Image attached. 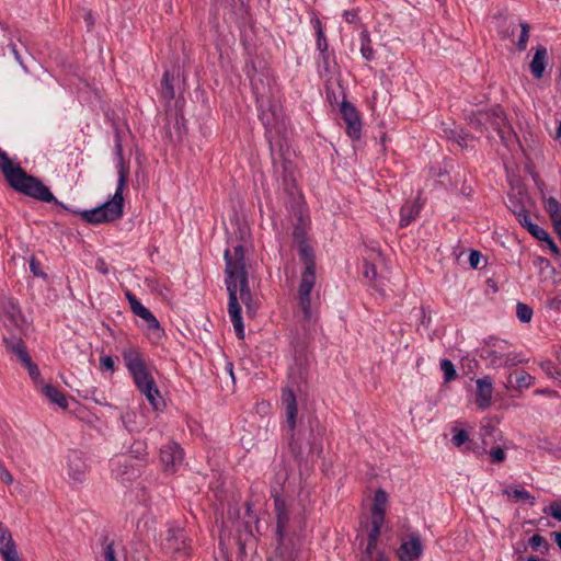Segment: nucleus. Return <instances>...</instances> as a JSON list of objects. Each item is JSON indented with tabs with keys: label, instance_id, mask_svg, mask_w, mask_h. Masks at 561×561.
I'll use <instances>...</instances> for the list:
<instances>
[{
	"label": "nucleus",
	"instance_id": "31",
	"mask_svg": "<svg viewBox=\"0 0 561 561\" xmlns=\"http://www.w3.org/2000/svg\"><path fill=\"white\" fill-rule=\"evenodd\" d=\"M545 208L548 211L551 221L561 219V204L554 197H549L547 199Z\"/></svg>",
	"mask_w": 561,
	"mask_h": 561
},
{
	"label": "nucleus",
	"instance_id": "40",
	"mask_svg": "<svg viewBox=\"0 0 561 561\" xmlns=\"http://www.w3.org/2000/svg\"><path fill=\"white\" fill-rule=\"evenodd\" d=\"M528 543L534 550L547 549L548 547L547 540L542 536L537 534L529 538Z\"/></svg>",
	"mask_w": 561,
	"mask_h": 561
},
{
	"label": "nucleus",
	"instance_id": "44",
	"mask_svg": "<svg viewBox=\"0 0 561 561\" xmlns=\"http://www.w3.org/2000/svg\"><path fill=\"white\" fill-rule=\"evenodd\" d=\"M162 87H163V89L165 91L167 96L172 99L174 96V91H173V87L171 84L170 73L169 72H165L163 75Z\"/></svg>",
	"mask_w": 561,
	"mask_h": 561
},
{
	"label": "nucleus",
	"instance_id": "32",
	"mask_svg": "<svg viewBox=\"0 0 561 561\" xmlns=\"http://www.w3.org/2000/svg\"><path fill=\"white\" fill-rule=\"evenodd\" d=\"M314 27L317 31V48L324 54L328 50V42L322 30V25L319 19L314 20Z\"/></svg>",
	"mask_w": 561,
	"mask_h": 561
},
{
	"label": "nucleus",
	"instance_id": "21",
	"mask_svg": "<svg viewBox=\"0 0 561 561\" xmlns=\"http://www.w3.org/2000/svg\"><path fill=\"white\" fill-rule=\"evenodd\" d=\"M256 102L259 105L260 118H261L262 123L264 124V126L266 128L274 127L276 124V121H277L275 108H271V112H267L264 110V106L267 105V103H268L264 95L257 96Z\"/></svg>",
	"mask_w": 561,
	"mask_h": 561
},
{
	"label": "nucleus",
	"instance_id": "48",
	"mask_svg": "<svg viewBox=\"0 0 561 561\" xmlns=\"http://www.w3.org/2000/svg\"><path fill=\"white\" fill-rule=\"evenodd\" d=\"M480 259H481V254L478 251H471V253L469 255V263H470V265L473 268L478 267Z\"/></svg>",
	"mask_w": 561,
	"mask_h": 561
},
{
	"label": "nucleus",
	"instance_id": "57",
	"mask_svg": "<svg viewBox=\"0 0 561 561\" xmlns=\"http://www.w3.org/2000/svg\"><path fill=\"white\" fill-rule=\"evenodd\" d=\"M229 370H230V375L232 376V364H229Z\"/></svg>",
	"mask_w": 561,
	"mask_h": 561
},
{
	"label": "nucleus",
	"instance_id": "36",
	"mask_svg": "<svg viewBox=\"0 0 561 561\" xmlns=\"http://www.w3.org/2000/svg\"><path fill=\"white\" fill-rule=\"evenodd\" d=\"M535 385V377L526 371H522L516 378V387L518 389L529 388Z\"/></svg>",
	"mask_w": 561,
	"mask_h": 561
},
{
	"label": "nucleus",
	"instance_id": "20",
	"mask_svg": "<svg viewBox=\"0 0 561 561\" xmlns=\"http://www.w3.org/2000/svg\"><path fill=\"white\" fill-rule=\"evenodd\" d=\"M388 503V494L385 490L378 489L375 492L374 503L371 506V516L386 519V508Z\"/></svg>",
	"mask_w": 561,
	"mask_h": 561
},
{
	"label": "nucleus",
	"instance_id": "23",
	"mask_svg": "<svg viewBox=\"0 0 561 561\" xmlns=\"http://www.w3.org/2000/svg\"><path fill=\"white\" fill-rule=\"evenodd\" d=\"M299 255L305 264L304 271L316 272L313 250L308 243L304 241L299 243Z\"/></svg>",
	"mask_w": 561,
	"mask_h": 561
},
{
	"label": "nucleus",
	"instance_id": "53",
	"mask_svg": "<svg viewBox=\"0 0 561 561\" xmlns=\"http://www.w3.org/2000/svg\"><path fill=\"white\" fill-rule=\"evenodd\" d=\"M280 557H282V558H288V559L299 558V556H298V554H296V553H294V551H293V550L287 551V552H282V553H280Z\"/></svg>",
	"mask_w": 561,
	"mask_h": 561
},
{
	"label": "nucleus",
	"instance_id": "35",
	"mask_svg": "<svg viewBox=\"0 0 561 561\" xmlns=\"http://www.w3.org/2000/svg\"><path fill=\"white\" fill-rule=\"evenodd\" d=\"M505 494L507 495H511L513 494L514 497L518 499V500H524V501H529L530 505H534L535 504V497L531 496V494L526 491L525 489H514V490H505L504 491Z\"/></svg>",
	"mask_w": 561,
	"mask_h": 561
},
{
	"label": "nucleus",
	"instance_id": "6",
	"mask_svg": "<svg viewBox=\"0 0 561 561\" xmlns=\"http://www.w3.org/2000/svg\"><path fill=\"white\" fill-rule=\"evenodd\" d=\"M468 124L480 133H489L491 129L496 131L502 141L506 144L505 128L507 133L512 131L507 124L506 116L500 106H493L489 110L472 112L467 116Z\"/></svg>",
	"mask_w": 561,
	"mask_h": 561
},
{
	"label": "nucleus",
	"instance_id": "24",
	"mask_svg": "<svg viewBox=\"0 0 561 561\" xmlns=\"http://www.w3.org/2000/svg\"><path fill=\"white\" fill-rule=\"evenodd\" d=\"M146 323H147V330H148V333H147L148 337L150 339L151 342L159 343L164 334L162 328L160 327L159 321L151 313L150 318L146 319Z\"/></svg>",
	"mask_w": 561,
	"mask_h": 561
},
{
	"label": "nucleus",
	"instance_id": "34",
	"mask_svg": "<svg viewBox=\"0 0 561 561\" xmlns=\"http://www.w3.org/2000/svg\"><path fill=\"white\" fill-rule=\"evenodd\" d=\"M516 316L520 322L528 323L533 318V309L523 302L516 306Z\"/></svg>",
	"mask_w": 561,
	"mask_h": 561
},
{
	"label": "nucleus",
	"instance_id": "49",
	"mask_svg": "<svg viewBox=\"0 0 561 561\" xmlns=\"http://www.w3.org/2000/svg\"><path fill=\"white\" fill-rule=\"evenodd\" d=\"M9 48L11 50V53L13 54L15 60L23 67L25 68L24 64H23V60H22V57L16 48V45L14 43H11L9 44Z\"/></svg>",
	"mask_w": 561,
	"mask_h": 561
},
{
	"label": "nucleus",
	"instance_id": "56",
	"mask_svg": "<svg viewBox=\"0 0 561 561\" xmlns=\"http://www.w3.org/2000/svg\"><path fill=\"white\" fill-rule=\"evenodd\" d=\"M556 138H561V121L559 122L558 128L556 130Z\"/></svg>",
	"mask_w": 561,
	"mask_h": 561
},
{
	"label": "nucleus",
	"instance_id": "42",
	"mask_svg": "<svg viewBox=\"0 0 561 561\" xmlns=\"http://www.w3.org/2000/svg\"><path fill=\"white\" fill-rule=\"evenodd\" d=\"M489 455H490L491 461L494 463L502 462L506 458V454H505L504 449L499 446L491 448V450L489 451Z\"/></svg>",
	"mask_w": 561,
	"mask_h": 561
},
{
	"label": "nucleus",
	"instance_id": "14",
	"mask_svg": "<svg viewBox=\"0 0 561 561\" xmlns=\"http://www.w3.org/2000/svg\"><path fill=\"white\" fill-rule=\"evenodd\" d=\"M341 114L346 125L347 135L354 140L359 139L362 122L356 108L351 103L344 101L341 104Z\"/></svg>",
	"mask_w": 561,
	"mask_h": 561
},
{
	"label": "nucleus",
	"instance_id": "8",
	"mask_svg": "<svg viewBox=\"0 0 561 561\" xmlns=\"http://www.w3.org/2000/svg\"><path fill=\"white\" fill-rule=\"evenodd\" d=\"M424 545L417 530L408 529L400 536L397 556L400 561H414L422 557Z\"/></svg>",
	"mask_w": 561,
	"mask_h": 561
},
{
	"label": "nucleus",
	"instance_id": "16",
	"mask_svg": "<svg viewBox=\"0 0 561 561\" xmlns=\"http://www.w3.org/2000/svg\"><path fill=\"white\" fill-rule=\"evenodd\" d=\"M282 403L285 407L287 424L290 431L296 427L297 402L295 393L291 389H284L282 393Z\"/></svg>",
	"mask_w": 561,
	"mask_h": 561
},
{
	"label": "nucleus",
	"instance_id": "46",
	"mask_svg": "<svg viewBox=\"0 0 561 561\" xmlns=\"http://www.w3.org/2000/svg\"><path fill=\"white\" fill-rule=\"evenodd\" d=\"M30 268L34 276L45 277L46 274L39 270V263L36 259L32 257L30 261Z\"/></svg>",
	"mask_w": 561,
	"mask_h": 561
},
{
	"label": "nucleus",
	"instance_id": "26",
	"mask_svg": "<svg viewBox=\"0 0 561 561\" xmlns=\"http://www.w3.org/2000/svg\"><path fill=\"white\" fill-rule=\"evenodd\" d=\"M446 137L456 142L460 148H466L469 141L473 139L472 136L457 129H445Z\"/></svg>",
	"mask_w": 561,
	"mask_h": 561
},
{
	"label": "nucleus",
	"instance_id": "33",
	"mask_svg": "<svg viewBox=\"0 0 561 561\" xmlns=\"http://www.w3.org/2000/svg\"><path fill=\"white\" fill-rule=\"evenodd\" d=\"M440 369L444 373V381L445 382H450L457 376L455 366L449 359L440 360Z\"/></svg>",
	"mask_w": 561,
	"mask_h": 561
},
{
	"label": "nucleus",
	"instance_id": "51",
	"mask_svg": "<svg viewBox=\"0 0 561 561\" xmlns=\"http://www.w3.org/2000/svg\"><path fill=\"white\" fill-rule=\"evenodd\" d=\"M545 241L548 243V247L552 253L559 254V249L550 237H549V239H546Z\"/></svg>",
	"mask_w": 561,
	"mask_h": 561
},
{
	"label": "nucleus",
	"instance_id": "15",
	"mask_svg": "<svg viewBox=\"0 0 561 561\" xmlns=\"http://www.w3.org/2000/svg\"><path fill=\"white\" fill-rule=\"evenodd\" d=\"M476 404L480 410H486L492 404L493 381L490 376H484L476 380Z\"/></svg>",
	"mask_w": 561,
	"mask_h": 561
},
{
	"label": "nucleus",
	"instance_id": "58",
	"mask_svg": "<svg viewBox=\"0 0 561 561\" xmlns=\"http://www.w3.org/2000/svg\"><path fill=\"white\" fill-rule=\"evenodd\" d=\"M527 561H537V560H536L535 558H533V557H529V558L527 559Z\"/></svg>",
	"mask_w": 561,
	"mask_h": 561
},
{
	"label": "nucleus",
	"instance_id": "11",
	"mask_svg": "<svg viewBox=\"0 0 561 561\" xmlns=\"http://www.w3.org/2000/svg\"><path fill=\"white\" fill-rule=\"evenodd\" d=\"M184 450L175 442H168L160 448V462L165 473L173 474L183 465Z\"/></svg>",
	"mask_w": 561,
	"mask_h": 561
},
{
	"label": "nucleus",
	"instance_id": "50",
	"mask_svg": "<svg viewBox=\"0 0 561 561\" xmlns=\"http://www.w3.org/2000/svg\"><path fill=\"white\" fill-rule=\"evenodd\" d=\"M95 268H96L100 273H102V274H107V273H108L107 265H106V263L104 262V260H102V259H99V260L96 261Z\"/></svg>",
	"mask_w": 561,
	"mask_h": 561
},
{
	"label": "nucleus",
	"instance_id": "17",
	"mask_svg": "<svg viewBox=\"0 0 561 561\" xmlns=\"http://www.w3.org/2000/svg\"><path fill=\"white\" fill-rule=\"evenodd\" d=\"M0 553L4 561H18L15 545L13 542L11 533L8 529L0 527Z\"/></svg>",
	"mask_w": 561,
	"mask_h": 561
},
{
	"label": "nucleus",
	"instance_id": "52",
	"mask_svg": "<svg viewBox=\"0 0 561 561\" xmlns=\"http://www.w3.org/2000/svg\"><path fill=\"white\" fill-rule=\"evenodd\" d=\"M553 228L556 233L558 234L559 239L561 240V219L552 221Z\"/></svg>",
	"mask_w": 561,
	"mask_h": 561
},
{
	"label": "nucleus",
	"instance_id": "29",
	"mask_svg": "<svg viewBox=\"0 0 561 561\" xmlns=\"http://www.w3.org/2000/svg\"><path fill=\"white\" fill-rule=\"evenodd\" d=\"M127 298L130 305V308L135 314L140 317L146 321L147 318H150L151 311L142 306L140 301L131 294H127Z\"/></svg>",
	"mask_w": 561,
	"mask_h": 561
},
{
	"label": "nucleus",
	"instance_id": "22",
	"mask_svg": "<svg viewBox=\"0 0 561 561\" xmlns=\"http://www.w3.org/2000/svg\"><path fill=\"white\" fill-rule=\"evenodd\" d=\"M42 391L53 403L57 404L59 408H68V400L66 396L56 387L51 385H45Z\"/></svg>",
	"mask_w": 561,
	"mask_h": 561
},
{
	"label": "nucleus",
	"instance_id": "45",
	"mask_svg": "<svg viewBox=\"0 0 561 561\" xmlns=\"http://www.w3.org/2000/svg\"><path fill=\"white\" fill-rule=\"evenodd\" d=\"M0 480L5 484H11L13 482L12 474L4 468L2 461L0 460Z\"/></svg>",
	"mask_w": 561,
	"mask_h": 561
},
{
	"label": "nucleus",
	"instance_id": "25",
	"mask_svg": "<svg viewBox=\"0 0 561 561\" xmlns=\"http://www.w3.org/2000/svg\"><path fill=\"white\" fill-rule=\"evenodd\" d=\"M419 214V207H416L414 204H405L402 206L400 211V227L404 228L409 226L417 216Z\"/></svg>",
	"mask_w": 561,
	"mask_h": 561
},
{
	"label": "nucleus",
	"instance_id": "43",
	"mask_svg": "<svg viewBox=\"0 0 561 561\" xmlns=\"http://www.w3.org/2000/svg\"><path fill=\"white\" fill-rule=\"evenodd\" d=\"M543 513L551 515L553 518L558 520H561V502H552L548 510H543Z\"/></svg>",
	"mask_w": 561,
	"mask_h": 561
},
{
	"label": "nucleus",
	"instance_id": "4",
	"mask_svg": "<svg viewBox=\"0 0 561 561\" xmlns=\"http://www.w3.org/2000/svg\"><path fill=\"white\" fill-rule=\"evenodd\" d=\"M122 356L139 391L147 398L152 408L158 410L161 403L160 391L146 366L141 353L130 346L123 351Z\"/></svg>",
	"mask_w": 561,
	"mask_h": 561
},
{
	"label": "nucleus",
	"instance_id": "12",
	"mask_svg": "<svg viewBox=\"0 0 561 561\" xmlns=\"http://www.w3.org/2000/svg\"><path fill=\"white\" fill-rule=\"evenodd\" d=\"M383 524V518L370 517V528L368 529L366 546L362 553L363 560L382 561L383 557L378 549V539Z\"/></svg>",
	"mask_w": 561,
	"mask_h": 561
},
{
	"label": "nucleus",
	"instance_id": "5",
	"mask_svg": "<svg viewBox=\"0 0 561 561\" xmlns=\"http://www.w3.org/2000/svg\"><path fill=\"white\" fill-rule=\"evenodd\" d=\"M316 284V272L302 271L298 286L299 322L306 334H309L317 322V309L312 305L311 291Z\"/></svg>",
	"mask_w": 561,
	"mask_h": 561
},
{
	"label": "nucleus",
	"instance_id": "30",
	"mask_svg": "<svg viewBox=\"0 0 561 561\" xmlns=\"http://www.w3.org/2000/svg\"><path fill=\"white\" fill-rule=\"evenodd\" d=\"M360 53L366 60H371L375 55L370 37L365 31L360 33Z\"/></svg>",
	"mask_w": 561,
	"mask_h": 561
},
{
	"label": "nucleus",
	"instance_id": "39",
	"mask_svg": "<svg viewBox=\"0 0 561 561\" xmlns=\"http://www.w3.org/2000/svg\"><path fill=\"white\" fill-rule=\"evenodd\" d=\"M528 231L538 240L545 241L549 239L548 232L536 224L528 222Z\"/></svg>",
	"mask_w": 561,
	"mask_h": 561
},
{
	"label": "nucleus",
	"instance_id": "2",
	"mask_svg": "<svg viewBox=\"0 0 561 561\" xmlns=\"http://www.w3.org/2000/svg\"><path fill=\"white\" fill-rule=\"evenodd\" d=\"M0 171L9 185L19 193L35 199L59 204L53 193L37 178L28 175L18 163H14L5 151L0 148Z\"/></svg>",
	"mask_w": 561,
	"mask_h": 561
},
{
	"label": "nucleus",
	"instance_id": "27",
	"mask_svg": "<svg viewBox=\"0 0 561 561\" xmlns=\"http://www.w3.org/2000/svg\"><path fill=\"white\" fill-rule=\"evenodd\" d=\"M276 510H277V535L279 536L282 545H284L288 516H287V513L285 512V510L283 507H280V504L278 501H276Z\"/></svg>",
	"mask_w": 561,
	"mask_h": 561
},
{
	"label": "nucleus",
	"instance_id": "1",
	"mask_svg": "<svg viewBox=\"0 0 561 561\" xmlns=\"http://www.w3.org/2000/svg\"><path fill=\"white\" fill-rule=\"evenodd\" d=\"M225 285L228 291V314L232 322L236 335L244 337V324L241 316V304L245 306L247 313L253 316L257 309L249 286L245 248L233 244L225 250Z\"/></svg>",
	"mask_w": 561,
	"mask_h": 561
},
{
	"label": "nucleus",
	"instance_id": "19",
	"mask_svg": "<svg viewBox=\"0 0 561 561\" xmlns=\"http://www.w3.org/2000/svg\"><path fill=\"white\" fill-rule=\"evenodd\" d=\"M547 59H548V51L547 48L542 45H539L536 48L535 55L533 57V60L530 61L529 68L531 71V75L536 79H540L543 76L546 66H547Z\"/></svg>",
	"mask_w": 561,
	"mask_h": 561
},
{
	"label": "nucleus",
	"instance_id": "3",
	"mask_svg": "<svg viewBox=\"0 0 561 561\" xmlns=\"http://www.w3.org/2000/svg\"><path fill=\"white\" fill-rule=\"evenodd\" d=\"M116 153L118 158V182L116 191L113 197L101 206L80 213L81 218L87 222L99 225L114 221L123 216V192L126 186L129 169L123 159V148L119 142H116Z\"/></svg>",
	"mask_w": 561,
	"mask_h": 561
},
{
	"label": "nucleus",
	"instance_id": "13",
	"mask_svg": "<svg viewBox=\"0 0 561 561\" xmlns=\"http://www.w3.org/2000/svg\"><path fill=\"white\" fill-rule=\"evenodd\" d=\"M3 341H4L8 350L13 352L18 356V358L25 365L32 380L36 383L42 381L39 369L36 366V364H34L32 362V358L28 355L24 343L20 339H16V337L10 339L7 336L3 339Z\"/></svg>",
	"mask_w": 561,
	"mask_h": 561
},
{
	"label": "nucleus",
	"instance_id": "41",
	"mask_svg": "<svg viewBox=\"0 0 561 561\" xmlns=\"http://www.w3.org/2000/svg\"><path fill=\"white\" fill-rule=\"evenodd\" d=\"M103 557L105 561H115V547L113 541H107V539L104 540Z\"/></svg>",
	"mask_w": 561,
	"mask_h": 561
},
{
	"label": "nucleus",
	"instance_id": "7",
	"mask_svg": "<svg viewBox=\"0 0 561 561\" xmlns=\"http://www.w3.org/2000/svg\"><path fill=\"white\" fill-rule=\"evenodd\" d=\"M507 348V341L490 337L485 343V347L482 350L481 356L488 359L494 367H511L524 362L523 358H516V356H511L510 353H505Z\"/></svg>",
	"mask_w": 561,
	"mask_h": 561
},
{
	"label": "nucleus",
	"instance_id": "10",
	"mask_svg": "<svg viewBox=\"0 0 561 561\" xmlns=\"http://www.w3.org/2000/svg\"><path fill=\"white\" fill-rule=\"evenodd\" d=\"M163 549L173 558H191V547L181 528H170L163 542Z\"/></svg>",
	"mask_w": 561,
	"mask_h": 561
},
{
	"label": "nucleus",
	"instance_id": "38",
	"mask_svg": "<svg viewBox=\"0 0 561 561\" xmlns=\"http://www.w3.org/2000/svg\"><path fill=\"white\" fill-rule=\"evenodd\" d=\"M467 442H469V435L465 430H454L451 443L455 446L460 447Z\"/></svg>",
	"mask_w": 561,
	"mask_h": 561
},
{
	"label": "nucleus",
	"instance_id": "37",
	"mask_svg": "<svg viewBox=\"0 0 561 561\" xmlns=\"http://www.w3.org/2000/svg\"><path fill=\"white\" fill-rule=\"evenodd\" d=\"M540 367L542 370L549 376L550 378L559 379L561 380V371L557 369V367L553 365L552 362L546 360L540 364Z\"/></svg>",
	"mask_w": 561,
	"mask_h": 561
},
{
	"label": "nucleus",
	"instance_id": "18",
	"mask_svg": "<svg viewBox=\"0 0 561 561\" xmlns=\"http://www.w3.org/2000/svg\"><path fill=\"white\" fill-rule=\"evenodd\" d=\"M529 30L530 26L526 22L510 23L506 28V36H515L518 33L516 47L518 50H525L529 38Z\"/></svg>",
	"mask_w": 561,
	"mask_h": 561
},
{
	"label": "nucleus",
	"instance_id": "55",
	"mask_svg": "<svg viewBox=\"0 0 561 561\" xmlns=\"http://www.w3.org/2000/svg\"><path fill=\"white\" fill-rule=\"evenodd\" d=\"M552 535L554 537V540H556L558 547L561 549V531L553 533Z\"/></svg>",
	"mask_w": 561,
	"mask_h": 561
},
{
	"label": "nucleus",
	"instance_id": "28",
	"mask_svg": "<svg viewBox=\"0 0 561 561\" xmlns=\"http://www.w3.org/2000/svg\"><path fill=\"white\" fill-rule=\"evenodd\" d=\"M364 277L368 279L373 286L377 289H382L383 283L378 279L376 265L373 263L365 262L364 265Z\"/></svg>",
	"mask_w": 561,
	"mask_h": 561
},
{
	"label": "nucleus",
	"instance_id": "47",
	"mask_svg": "<svg viewBox=\"0 0 561 561\" xmlns=\"http://www.w3.org/2000/svg\"><path fill=\"white\" fill-rule=\"evenodd\" d=\"M101 367L113 371L115 369L114 359L111 356H103L100 358Z\"/></svg>",
	"mask_w": 561,
	"mask_h": 561
},
{
	"label": "nucleus",
	"instance_id": "54",
	"mask_svg": "<svg viewBox=\"0 0 561 561\" xmlns=\"http://www.w3.org/2000/svg\"><path fill=\"white\" fill-rule=\"evenodd\" d=\"M520 224L528 228V222H531L530 218L527 215H524L523 218L519 219Z\"/></svg>",
	"mask_w": 561,
	"mask_h": 561
},
{
	"label": "nucleus",
	"instance_id": "9",
	"mask_svg": "<svg viewBox=\"0 0 561 561\" xmlns=\"http://www.w3.org/2000/svg\"><path fill=\"white\" fill-rule=\"evenodd\" d=\"M89 465L81 454L71 451L67 457L66 474L72 488L83 485L88 480Z\"/></svg>",
	"mask_w": 561,
	"mask_h": 561
}]
</instances>
